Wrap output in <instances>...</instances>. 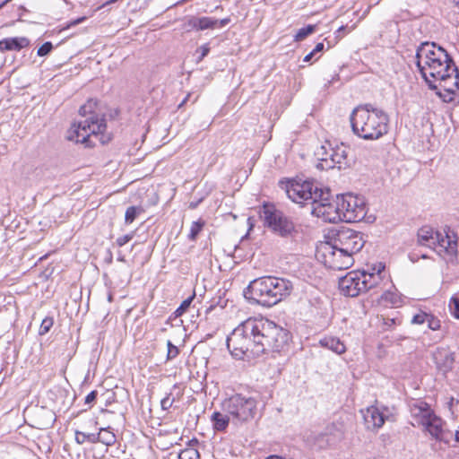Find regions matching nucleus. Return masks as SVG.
Returning a JSON list of instances; mask_svg holds the SVG:
<instances>
[{
    "label": "nucleus",
    "instance_id": "obj_2",
    "mask_svg": "<svg viewBox=\"0 0 459 459\" xmlns=\"http://www.w3.org/2000/svg\"><path fill=\"white\" fill-rule=\"evenodd\" d=\"M416 65L430 89H437L429 78L440 82L448 93L459 91V71L447 51L435 42H422L416 50Z\"/></svg>",
    "mask_w": 459,
    "mask_h": 459
},
{
    "label": "nucleus",
    "instance_id": "obj_60",
    "mask_svg": "<svg viewBox=\"0 0 459 459\" xmlns=\"http://www.w3.org/2000/svg\"><path fill=\"white\" fill-rule=\"evenodd\" d=\"M339 30H340L341 31H343L344 27H343V26H341Z\"/></svg>",
    "mask_w": 459,
    "mask_h": 459
},
{
    "label": "nucleus",
    "instance_id": "obj_32",
    "mask_svg": "<svg viewBox=\"0 0 459 459\" xmlns=\"http://www.w3.org/2000/svg\"><path fill=\"white\" fill-rule=\"evenodd\" d=\"M316 30V25H307L306 27H303L299 29L295 35V40L296 41H301L305 39L308 35L312 34Z\"/></svg>",
    "mask_w": 459,
    "mask_h": 459
},
{
    "label": "nucleus",
    "instance_id": "obj_35",
    "mask_svg": "<svg viewBox=\"0 0 459 459\" xmlns=\"http://www.w3.org/2000/svg\"><path fill=\"white\" fill-rule=\"evenodd\" d=\"M402 324V320L400 318H383V330L390 331L393 330L395 325H400Z\"/></svg>",
    "mask_w": 459,
    "mask_h": 459
},
{
    "label": "nucleus",
    "instance_id": "obj_40",
    "mask_svg": "<svg viewBox=\"0 0 459 459\" xmlns=\"http://www.w3.org/2000/svg\"><path fill=\"white\" fill-rule=\"evenodd\" d=\"M428 316L429 314L427 313H420V314H417L415 315L412 319H411V324H414V325H422L426 322L427 318H428Z\"/></svg>",
    "mask_w": 459,
    "mask_h": 459
},
{
    "label": "nucleus",
    "instance_id": "obj_48",
    "mask_svg": "<svg viewBox=\"0 0 459 459\" xmlns=\"http://www.w3.org/2000/svg\"><path fill=\"white\" fill-rule=\"evenodd\" d=\"M455 443H459V427L455 432H453V439Z\"/></svg>",
    "mask_w": 459,
    "mask_h": 459
},
{
    "label": "nucleus",
    "instance_id": "obj_42",
    "mask_svg": "<svg viewBox=\"0 0 459 459\" xmlns=\"http://www.w3.org/2000/svg\"><path fill=\"white\" fill-rule=\"evenodd\" d=\"M173 403H174V399H170V394H169L160 402L162 410H164V411L169 410L172 406Z\"/></svg>",
    "mask_w": 459,
    "mask_h": 459
},
{
    "label": "nucleus",
    "instance_id": "obj_25",
    "mask_svg": "<svg viewBox=\"0 0 459 459\" xmlns=\"http://www.w3.org/2000/svg\"><path fill=\"white\" fill-rule=\"evenodd\" d=\"M117 441L116 435L113 433L111 429L100 428L99 432L96 433V443L100 442L107 446H113Z\"/></svg>",
    "mask_w": 459,
    "mask_h": 459
},
{
    "label": "nucleus",
    "instance_id": "obj_39",
    "mask_svg": "<svg viewBox=\"0 0 459 459\" xmlns=\"http://www.w3.org/2000/svg\"><path fill=\"white\" fill-rule=\"evenodd\" d=\"M426 322L428 323L429 328L433 331L438 330L441 326L440 321L437 319L434 316L429 314L428 316Z\"/></svg>",
    "mask_w": 459,
    "mask_h": 459
},
{
    "label": "nucleus",
    "instance_id": "obj_38",
    "mask_svg": "<svg viewBox=\"0 0 459 459\" xmlns=\"http://www.w3.org/2000/svg\"><path fill=\"white\" fill-rule=\"evenodd\" d=\"M53 49V45L51 42L49 41H47L45 43H43L38 49V56H45L47 55H48Z\"/></svg>",
    "mask_w": 459,
    "mask_h": 459
},
{
    "label": "nucleus",
    "instance_id": "obj_1",
    "mask_svg": "<svg viewBox=\"0 0 459 459\" xmlns=\"http://www.w3.org/2000/svg\"><path fill=\"white\" fill-rule=\"evenodd\" d=\"M290 338V332L274 322L250 317L231 331V357L250 360L267 351H280Z\"/></svg>",
    "mask_w": 459,
    "mask_h": 459
},
{
    "label": "nucleus",
    "instance_id": "obj_26",
    "mask_svg": "<svg viewBox=\"0 0 459 459\" xmlns=\"http://www.w3.org/2000/svg\"><path fill=\"white\" fill-rule=\"evenodd\" d=\"M380 300L385 306L399 307L402 304V297L396 290L394 291L390 290H385L380 297Z\"/></svg>",
    "mask_w": 459,
    "mask_h": 459
},
{
    "label": "nucleus",
    "instance_id": "obj_52",
    "mask_svg": "<svg viewBox=\"0 0 459 459\" xmlns=\"http://www.w3.org/2000/svg\"><path fill=\"white\" fill-rule=\"evenodd\" d=\"M12 0H4V2H2L0 4V10L5 5L7 4L9 2H11Z\"/></svg>",
    "mask_w": 459,
    "mask_h": 459
},
{
    "label": "nucleus",
    "instance_id": "obj_5",
    "mask_svg": "<svg viewBox=\"0 0 459 459\" xmlns=\"http://www.w3.org/2000/svg\"><path fill=\"white\" fill-rule=\"evenodd\" d=\"M97 100L91 99L80 108L79 114L85 118L72 126L67 140L90 145L91 135L103 134L107 128L106 120L95 114Z\"/></svg>",
    "mask_w": 459,
    "mask_h": 459
},
{
    "label": "nucleus",
    "instance_id": "obj_8",
    "mask_svg": "<svg viewBox=\"0 0 459 459\" xmlns=\"http://www.w3.org/2000/svg\"><path fill=\"white\" fill-rule=\"evenodd\" d=\"M311 212L331 223L342 221L341 195L333 199L330 191L322 188L317 200L311 208Z\"/></svg>",
    "mask_w": 459,
    "mask_h": 459
},
{
    "label": "nucleus",
    "instance_id": "obj_22",
    "mask_svg": "<svg viewBox=\"0 0 459 459\" xmlns=\"http://www.w3.org/2000/svg\"><path fill=\"white\" fill-rule=\"evenodd\" d=\"M212 456L214 459H229L230 441L228 438H221L213 442Z\"/></svg>",
    "mask_w": 459,
    "mask_h": 459
},
{
    "label": "nucleus",
    "instance_id": "obj_58",
    "mask_svg": "<svg viewBox=\"0 0 459 459\" xmlns=\"http://www.w3.org/2000/svg\"><path fill=\"white\" fill-rule=\"evenodd\" d=\"M310 53H314V56H316V54H317L318 52L317 51H315V49H313Z\"/></svg>",
    "mask_w": 459,
    "mask_h": 459
},
{
    "label": "nucleus",
    "instance_id": "obj_17",
    "mask_svg": "<svg viewBox=\"0 0 459 459\" xmlns=\"http://www.w3.org/2000/svg\"><path fill=\"white\" fill-rule=\"evenodd\" d=\"M333 147L329 143L321 145L316 152V156L318 160L316 168L321 170H328L334 169V162H333Z\"/></svg>",
    "mask_w": 459,
    "mask_h": 459
},
{
    "label": "nucleus",
    "instance_id": "obj_9",
    "mask_svg": "<svg viewBox=\"0 0 459 459\" xmlns=\"http://www.w3.org/2000/svg\"><path fill=\"white\" fill-rule=\"evenodd\" d=\"M418 242L435 250L439 247L440 252L446 251L448 254H456L457 252L456 239H452L448 232L443 235L439 231H434L429 226H424L419 230Z\"/></svg>",
    "mask_w": 459,
    "mask_h": 459
},
{
    "label": "nucleus",
    "instance_id": "obj_27",
    "mask_svg": "<svg viewBox=\"0 0 459 459\" xmlns=\"http://www.w3.org/2000/svg\"><path fill=\"white\" fill-rule=\"evenodd\" d=\"M212 422L216 431H225L230 422V417L220 411H214L212 415Z\"/></svg>",
    "mask_w": 459,
    "mask_h": 459
},
{
    "label": "nucleus",
    "instance_id": "obj_3",
    "mask_svg": "<svg viewBox=\"0 0 459 459\" xmlns=\"http://www.w3.org/2000/svg\"><path fill=\"white\" fill-rule=\"evenodd\" d=\"M350 121L353 133L364 140H377L388 132V115L369 103L355 108Z\"/></svg>",
    "mask_w": 459,
    "mask_h": 459
},
{
    "label": "nucleus",
    "instance_id": "obj_33",
    "mask_svg": "<svg viewBox=\"0 0 459 459\" xmlns=\"http://www.w3.org/2000/svg\"><path fill=\"white\" fill-rule=\"evenodd\" d=\"M195 299V294L185 299L174 312L175 317L181 316L189 307Z\"/></svg>",
    "mask_w": 459,
    "mask_h": 459
},
{
    "label": "nucleus",
    "instance_id": "obj_51",
    "mask_svg": "<svg viewBox=\"0 0 459 459\" xmlns=\"http://www.w3.org/2000/svg\"><path fill=\"white\" fill-rule=\"evenodd\" d=\"M225 344H226L227 349H229V350H230V334L226 336V339H225Z\"/></svg>",
    "mask_w": 459,
    "mask_h": 459
},
{
    "label": "nucleus",
    "instance_id": "obj_20",
    "mask_svg": "<svg viewBox=\"0 0 459 459\" xmlns=\"http://www.w3.org/2000/svg\"><path fill=\"white\" fill-rule=\"evenodd\" d=\"M384 269H385V265L382 264H379L378 268L377 269V272L367 273L365 271H362L363 281H364V285H365V292L369 290L378 288L379 284L383 281L381 273ZM373 270L376 271V268H374Z\"/></svg>",
    "mask_w": 459,
    "mask_h": 459
},
{
    "label": "nucleus",
    "instance_id": "obj_44",
    "mask_svg": "<svg viewBox=\"0 0 459 459\" xmlns=\"http://www.w3.org/2000/svg\"><path fill=\"white\" fill-rule=\"evenodd\" d=\"M86 20V17H80V18H77L74 21H71L69 22L63 29L62 30H68L74 26H76L78 25L79 23L82 22L83 21Z\"/></svg>",
    "mask_w": 459,
    "mask_h": 459
},
{
    "label": "nucleus",
    "instance_id": "obj_11",
    "mask_svg": "<svg viewBox=\"0 0 459 459\" xmlns=\"http://www.w3.org/2000/svg\"><path fill=\"white\" fill-rule=\"evenodd\" d=\"M342 221L359 222L367 214V205L363 197L346 194L341 195Z\"/></svg>",
    "mask_w": 459,
    "mask_h": 459
},
{
    "label": "nucleus",
    "instance_id": "obj_24",
    "mask_svg": "<svg viewBox=\"0 0 459 459\" xmlns=\"http://www.w3.org/2000/svg\"><path fill=\"white\" fill-rule=\"evenodd\" d=\"M216 23H217V20H213L209 17H202V18L192 17L188 21V28L196 29V30H205V29L214 27V25Z\"/></svg>",
    "mask_w": 459,
    "mask_h": 459
},
{
    "label": "nucleus",
    "instance_id": "obj_10",
    "mask_svg": "<svg viewBox=\"0 0 459 459\" xmlns=\"http://www.w3.org/2000/svg\"><path fill=\"white\" fill-rule=\"evenodd\" d=\"M330 243L333 245L334 248L353 255L363 248L365 240L360 232L342 227L337 230Z\"/></svg>",
    "mask_w": 459,
    "mask_h": 459
},
{
    "label": "nucleus",
    "instance_id": "obj_29",
    "mask_svg": "<svg viewBox=\"0 0 459 459\" xmlns=\"http://www.w3.org/2000/svg\"><path fill=\"white\" fill-rule=\"evenodd\" d=\"M75 441L82 445L85 442L96 443V433H89L84 431H75Z\"/></svg>",
    "mask_w": 459,
    "mask_h": 459
},
{
    "label": "nucleus",
    "instance_id": "obj_46",
    "mask_svg": "<svg viewBox=\"0 0 459 459\" xmlns=\"http://www.w3.org/2000/svg\"><path fill=\"white\" fill-rule=\"evenodd\" d=\"M201 56L199 57V61L202 60L208 53H209V48L206 46L201 47Z\"/></svg>",
    "mask_w": 459,
    "mask_h": 459
},
{
    "label": "nucleus",
    "instance_id": "obj_18",
    "mask_svg": "<svg viewBox=\"0 0 459 459\" xmlns=\"http://www.w3.org/2000/svg\"><path fill=\"white\" fill-rule=\"evenodd\" d=\"M363 418L367 429L371 430L378 429L385 421L384 413L375 406L368 407L363 413Z\"/></svg>",
    "mask_w": 459,
    "mask_h": 459
},
{
    "label": "nucleus",
    "instance_id": "obj_50",
    "mask_svg": "<svg viewBox=\"0 0 459 459\" xmlns=\"http://www.w3.org/2000/svg\"><path fill=\"white\" fill-rule=\"evenodd\" d=\"M190 94H187L186 97L182 100V102L178 105V108H181L189 99Z\"/></svg>",
    "mask_w": 459,
    "mask_h": 459
},
{
    "label": "nucleus",
    "instance_id": "obj_21",
    "mask_svg": "<svg viewBox=\"0 0 459 459\" xmlns=\"http://www.w3.org/2000/svg\"><path fill=\"white\" fill-rule=\"evenodd\" d=\"M332 156L333 162H334V168L337 167L339 169H342L350 166V160H348V153L345 146L341 145L333 148Z\"/></svg>",
    "mask_w": 459,
    "mask_h": 459
},
{
    "label": "nucleus",
    "instance_id": "obj_49",
    "mask_svg": "<svg viewBox=\"0 0 459 459\" xmlns=\"http://www.w3.org/2000/svg\"><path fill=\"white\" fill-rule=\"evenodd\" d=\"M313 57H314V53L309 52L307 55L305 56L303 61L306 63H308L312 60Z\"/></svg>",
    "mask_w": 459,
    "mask_h": 459
},
{
    "label": "nucleus",
    "instance_id": "obj_14",
    "mask_svg": "<svg viewBox=\"0 0 459 459\" xmlns=\"http://www.w3.org/2000/svg\"><path fill=\"white\" fill-rule=\"evenodd\" d=\"M421 426L437 441L451 444L453 431L446 429V422L435 412Z\"/></svg>",
    "mask_w": 459,
    "mask_h": 459
},
{
    "label": "nucleus",
    "instance_id": "obj_43",
    "mask_svg": "<svg viewBox=\"0 0 459 459\" xmlns=\"http://www.w3.org/2000/svg\"><path fill=\"white\" fill-rule=\"evenodd\" d=\"M228 301V299L221 298L220 296L218 301L215 304L211 305L210 309H215L217 307H219L221 309H223L226 307Z\"/></svg>",
    "mask_w": 459,
    "mask_h": 459
},
{
    "label": "nucleus",
    "instance_id": "obj_23",
    "mask_svg": "<svg viewBox=\"0 0 459 459\" xmlns=\"http://www.w3.org/2000/svg\"><path fill=\"white\" fill-rule=\"evenodd\" d=\"M322 347H325L330 351H333L336 354H342L346 351V346L343 342L340 341V339L327 336L320 340L319 342Z\"/></svg>",
    "mask_w": 459,
    "mask_h": 459
},
{
    "label": "nucleus",
    "instance_id": "obj_37",
    "mask_svg": "<svg viewBox=\"0 0 459 459\" xmlns=\"http://www.w3.org/2000/svg\"><path fill=\"white\" fill-rule=\"evenodd\" d=\"M168 352H167V360H171L175 359L179 354V350L177 346H175L171 341L167 342Z\"/></svg>",
    "mask_w": 459,
    "mask_h": 459
},
{
    "label": "nucleus",
    "instance_id": "obj_47",
    "mask_svg": "<svg viewBox=\"0 0 459 459\" xmlns=\"http://www.w3.org/2000/svg\"><path fill=\"white\" fill-rule=\"evenodd\" d=\"M325 45L323 42H319L315 47V51H317L318 53L322 52L324 50Z\"/></svg>",
    "mask_w": 459,
    "mask_h": 459
},
{
    "label": "nucleus",
    "instance_id": "obj_16",
    "mask_svg": "<svg viewBox=\"0 0 459 459\" xmlns=\"http://www.w3.org/2000/svg\"><path fill=\"white\" fill-rule=\"evenodd\" d=\"M408 406L411 416L418 426H421L434 413L430 405L420 399H412Z\"/></svg>",
    "mask_w": 459,
    "mask_h": 459
},
{
    "label": "nucleus",
    "instance_id": "obj_12",
    "mask_svg": "<svg viewBox=\"0 0 459 459\" xmlns=\"http://www.w3.org/2000/svg\"><path fill=\"white\" fill-rule=\"evenodd\" d=\"M256 402L252 397L241 394L231 395V423L247 422L254 418Z\"/></svg>",
    "mask_w": 459,
    "mask_h": 459
},
{
    "label": "nucleus",
    "instance_id": "obj_59",
    "mask_svg": "<svg viewBox=\"0 0 459 459\" xmlns=\"http://www.w3.org/2000/svg\"><path fill=\"white\" fill-rule=\"evenodd\" d=\"M339 30H340L341 31H343L344 27H343V26H341Z\"/></svg>",
    "mask_w": 459,
    "mask_h": 459
},
{
    "label": "nucleus",
    "instance_id": "obj_31",
    "mask_svg": "<svg viewBox=\"0 0 459 459\" xmlns=\"http://www.w3.org/2000/svg\"><path fill=\"white\" fill-rule=\"evenodd\" d=\"M204 226V221L203 220H198L196 221H194L190 228V232L188 234V238L191 241H195L200 233V231L203 230Z\"/></svg>",
    "mask_w": 459,
    "mask_h": 459
},
{
    "label": "nucleus",
    "instance_id": "obj_45",
    "mask_svg": "<svg viewBox=\"0 0 459 459\" xmlns=\"http://www.w3.org/2000/svg\"><path fill=\"white\" fill-rule=\"evenodd\" d=\"M98 395V392L96 390L91 391L86 397H85V403L86 404H91L95 402Z\"/></svg>",
    "mask_w": 459,
    "mask_h": 459
},
{
    "label": "nucleus",
    "instance_id": "obj_7",
    "mask_svg": "<svg viewBox=\"0 0 459 459\" xmlns=\"http://www.w3.org/2000/svg\"><path fill=\"white\" fill-rule=\"evenodd\" d=\"M281 187L285 188L288 197L292 202L299 204H311L312 206L322 190L317 183L301 179L289 180Z\"/></svg>",
    "mask_w": 459,
    "mask_h": 459
},
{
    "label": "nucleus",
    "instance_id": "obj_54",
    "mask_svg": "<svg viewBox=\"0 0 459 459\" xmlns=\"http://www.w3.org/2000/svg\"><path fill=\"white\" fill-rule=\"evenodd\" d=\"M266 459H284V458L278 456V455H270Z\"/></svg>",
    "mask_w": 459,
    "mask_h": 459
},
{
    "label": "nucleus",
    "instance_id": "obj_15",
    "mask_svg": "<svg viewBox=\"0 0 459 459\" xmlns=\"http://www.w3.org/2000/svg\"><path fill=\"white\" fill-rule=\"evenodd\" d=\"M325 257V264L333 270H346L354 263L352 255L334 248L332 243H330V247Z\"/></svg>",
    "mask_w": 459,
    "mask_h": 459
},
{
    "label": "nucleus",
    "instance_id": "obj_34",
    "mask_svg": "<svg viewBox=\"0 0 459 459\" xmlns=\"http://www.w3.org/2000/svg\"><path fill=\"white\" fill-rule=\"evenodd\" d=\"M449 309L453 316L459 319V297L453 296L449 301Z\"/></svg>",
    "mask_w": 459,
    "mask_h": 459
},
{
    "label": "nucleus",
    "instance_id": "obj_13",
    "mask_svg": "<svg viewBox=\"0 0 459 459\" xmlns=\"http://www.w3.org/2000/svg\"><path fill=\"white\" fill-rule=\"evenodd\" d=\"M339 289L347 297H358L365 292L362 271H351L339 280Z\"/></svg>",
    "mask_w": 459,
    "mask_h": 459
},
{
    "label": "nucleus",
    "instance_id": "obj_55",
    "mask_svg": "<svg viewBox=\"0 0 459 459\" xmlns=\"http://www.w3.org/2000/svg\"><path fill=\"white\" fill-rule=\"evenodd\" d=\"M117 0H108V2H106V4H104L105 5H108V4H113L115 2H117Z\"/></svg>",
    "mask_w": 459,
    "mask_h": 459
},
{
    "label": "nucleus",
    "instance_id": "obj_57",
    "mask_svg": "<svg viewBox=\"0 0 459 459\" xmlns=\"http://www.w3.org/2000/svg\"><path fill=\"white\" fill-rule=\"evenodd\" d=\"M456 6L459 7V0H451Z\"/></svg>",
    "mask_w": 459,
    "mask_h": 459
},
{
    "label": "nucleus",
    "instance_id": "obj_41",
    "mask_svg": "<svg viewBox=\"0 0 459 459\" xmlns=\"http://www.w3.org/2000/svg\"><path fill=\"white\" fill-rule=\"evenodd\" d=\"M134 237V234H126L117 238L116 243L118 247H123L128 243Z\"/></svg>",
    "mask_w": 459,
    "mask_h": 459
},
{
    "label": "nucleus",
    "instance_id": "obj_53",
    "mask_svg": "<svg viewBox=\"0 0 459 459\" xmlns=\"http://www.w3.org/2000/svg\"><path fill=\"white\" fill-rule=\"evenodd\" d=\"M197 204H198V203L191 202V203L189 204V208H191V209H195V208H196Z\"/></svg>",
    "mask_w": 459,
    "mask_h": 459
},
{
    "label": "nucleus",
    "instance_id": "obj_30",
    "mask_svg": "<svg viewBox=\"0 0 459 459\" xmlns=\"http://www.w3.org/2000/svg\"><path fill=\"white\" fill-rule=\"evenodd\" d=\"M178 459H201V456L196 448L188 446L179 453Z\"/></svg>",
    "mask_w": 459,
    "mask_h": 459
},
{
    "label": "nucleus",
    "instance_id": "obj_6",
    "mask_svg": "<svg viewBox=\"0 0 459 459\" xmlns=\"http://www.w3.org/2000/svg\"><path fill=\"white\" fill-rule=\"evenodd\" d=\"M259 216L265 228L282 238H293L299 234L292 217L284 213L275 204L264 202L259 208Z\"/></svg>",
    "mask_w": 459,
    "mask_h": 459
},
{
    "label": "nucleus",
    "instance_id": "obj_19",
    "mask_svg": "<svg viewBox=\"0 0 459 459\" xmlns=\"http://www.w3.org/2000/svg\"><path fill=\"white\" fill-rule=\"evenodd\" d=\"M29 45L30 40L25 37L6 38L0 40V51H20Z\"/></svg>",
    "mask_w": 459,
    "mask_h": 459
},
{
    "label": "nucleus",
    "instance_id": "obj_4",
    "mask_svg": "<svg viewBox=\"0 0 459 459\" xmlns=\"http://www.w3.org/2000/svg\"><path fill=\"white\" fill-rule=\"evenodd\" d=\"M293 290L290 281L264 276L252 281L244 290V297L264 307H273L290 296Z\"/></svg>",
    "mask_w": 459,
    "mask_h": 459
},
{
    "label": "nucleus",
    "instance_id": "obj_36",
    "mask_svg": "<svg viewBox=\"0 0 459 459\" xmlns=\"http://www.w3.org/2000/svg\"><path fill=\"white\" fill-rule=\"evenodd\" d=\"M53 324H54V320L52 317L44 318L39 326V334L44 335L47 333H48L49 330L51 329V327L53 326Z\"/></svg>",
    "mask_w": 459,
    "mask_h": 459
},
{
    "label": "nucleus",
    "instance_id": "obj_28",
    "mask_svg": "<svg viewBox=\"0 0 459 459\" xmlns=\"http://www.w3.org/2000/svg\"><path fill=\"white\" fill-rule=\"evenodd\" d=\"M144 212L142 206H129L125 214V223L131 224L136 217Z\"/></svg>",
    "mask_w": 459,
    "mask_h": 459
},
{
    "label": "nucleus",
    "instance_id": "obj_56",
    "mask_svg": "<svg viewBox=\"0 0 459 459\" xmlns=\"http://www.w3.org/2000/svg\"><path fill=\"white\" fill-rule=\"evenodd\" d=\"M108 300L109 302H111V301L113 300V296H112V294H111V293H109V294H108Z\"/></svg>",
    "mask_w": 459,
    "mask_h": 459
}]
</instances>
